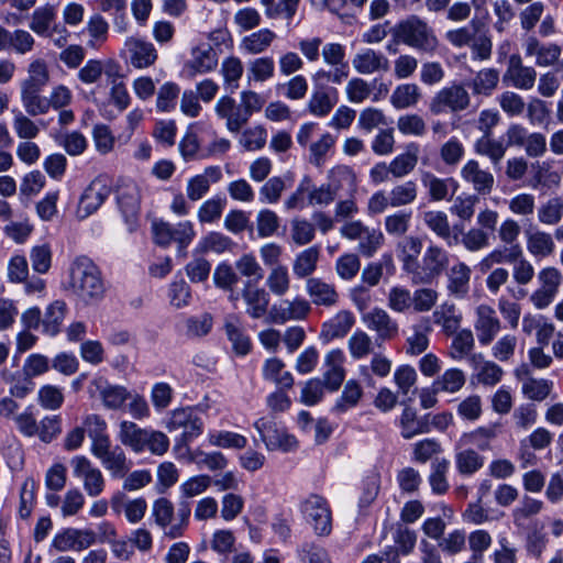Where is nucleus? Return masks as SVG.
Segmentation results:
<instances>
[{"label":"nucleus","instance_id":"nucleus-1","mask_svg":"<svg viewBox=\"0 0 563 563\" xmlns=\"http://www.w3.org/2000/svg\"><path fill=\"white\" fill-rule=\"evenodd\" d=\"M69 288L85 305L101 301L106 294L99 267L88 257H77L69 267Z\"/></svg>","mask_w":563,"mask_h":563},{"label":"nucleus","instance_id":"nucleus-2","mask_svg":"<svg viewBox=\"0 0 563 563\" xmlns=\"http://www.w3.org/2000/svg\"><path fill=\"white\" fill-rule=\"evenodd\" d=\"M391 33L396 43L405 44L421 53L433 54L439 47V40L433 29L415 14L399 21Z\"/></svg>","mask_w":563,"mask_h":563},{"label":"nucleus","instance_id":"nucleus-3","mask_svg":"<svg viewBox=\"0 0 563 563\" xmlns=\"http://www.w3.org/2000/svg\"><path fill=\"white\" fill-rule=\"evenodd\" d=\"M449 253L439 245L430 244L410 275L413 285H431L449 266Z\"/></svg>","mask_w":563,"mask_h":563},{"label":"nucleus","instance_id":"nucleus-4","mask_svg":"<svg viewBox=\"0 0 563 563\" xmlns=\"http://www.w3.org/2000/svg\"><path fill=\"white\" fill-rule=\"evenodd\" d=\"M305 520L319 537H328L332 531V511L328 500L317 494H311L300 504Z\"/></svg>","mask_w":563,"mask_h":563},{"label":"nucleus","instance_id":"nucleus-5","mask_svg":"<svg viewBox=\"0 0 563 563\" xmlns=\"http://www.w3.org/2000/svg\"><path fill=\"white\" fill-rule=\"evenodd\" d=\"M471 97L467 90L460 84H453L441 88L431 98L429 111L433 115L456 113L470 107Z\"/></svg>","mask_w":563,"mask_h":563},{"label":"nucleus","instance_id":"nucleus-6","mask_svg":"<svg viewBox=\"0 0 563 563\" xmlns=\"http://www.w3.org/2000/svg\"><path fill=\"white\" fill-rule=\"evenodd\" d=\"M74 476L79 478L89 497L100 496L106 487L102 472L85 455H76L70 460Z\"/></svg>","mask_w":563,"mask_h":563},{"label":"nucleus","instance_id":"nucleus-7","mask_svg":"<svg viewBox=\"0 0 563 563\" xmlns=\"http://www.w3.org/2000/svg\"><path fill=\"white\" fill-rule=\"evenodd\" d=\"M254 428L260 433L261 440L269 451H290L297 445L295 437L277 424L272 418H260L254 422Z\"/></svg>","mask_w":563,"mask_h":563},{"label":"nucleus","instance_id":"nucleus-8","mask_svg":"<svg viewBox=\"0 0 563 563\" xmlns=\"http://www.w3.org/2000/svg\"><path fill=\"white\" fill-rule=\"evenodd\" d=\"M165 427L169 432L183 430L181 440L190 442L203 432V421L191 407L173 410Z\"/></svg>","mask_w":563,"mask_h":563},{"label":"nucleus","instance_id":"nucleus-9","mask_svg":"<svg viewBox=\"0 0 563 563\" xmlns=\"http://www.w3.org/2000/svg\"><path fill=\"white\" fill-rule=\"evenodd\" d=\"M539 287L536 289L530 300L537 309L549 307L559 292L562 283V273L556 267H544L538 273Z\"/></svg>","mask_w":563,"mask_h":563},{"label":"nucleus","instance_id":"nucleus-10","mask_svg":"<svg viewBox=\"0 0 563 563\" xmlns=\"http://www.w3.org/2000/svg\"><path fill=\"white\" fill-rule=\"evenodd\" d=\"M311 310V303L302 297H295L291 300L285 299L271 307L267 322L283 324L290 320H303L310 314Z\"/></svg>","mask_w":563,"mask_h":563},{"label":"nucleus","instance_id":"nucleus-11","mask_svg":"<svg viewBox=\"0 0 563 563\" xmlns=\"http://www.w3.org/2000/svg\"><path fill=\"white\" fill-rule=\"evenodd\" d=\"M96 542V533L90 529L66 528L56 533L52 548L57 552H81Z\"/></svg>","mask_w":563,"mask_h":563},{"label":"nucleus","instance_id":"nucleus-12","mask_svg":"<svg viewBox=\"0 0 563 563\" xmlns=\"http://www.w3.org/2000/svg\"><path fill=\"white\" fill-rule=\"evenodd\" d=\"M90 452L101 462L112 478H123L131 468L124 451L118 445L112 448L111 442L99 445Z\"/></svg>","mask_w":563,"mask_h":563},{"label":"nucleus","instance_id":"nucleus-13","mask_svg":"<svg viewBox=\"0 0 563 563\" xmlns=\"http://www.w3.org/2000/svg\"><path fill=\"white\" fill-rule=\"evenodd\" d=\"M474 329L481 345L487 346L495 340L501 330V321L493 307L483 303L476 308Z\"/></svg>","mask_w":563,"mask_h":563},{"label":"nucleus","instance_id":"nucleus-14","mask_svg":"<svg viewBox=\"0 0 563 563\" xmlns=\"http://www.w3.org/2000/svg\"><path fill=\"white\" fill-rule=\"evenodd\" d=\"M91 396L99 395L107 409H119L130 398L128 389L123 386L111 385L104 377H95L89 385Z\"/></svg>","mask_w":563,"mask_h":563},{"label":"nucleus","instance_id":"nucleus-15","mask_svg":"<svg viewBox=\"0 0 563 563\" xmlns=\"http://www.w3.org/2000/svg\"><path fill=\"white\" fill-rule=\"evenodd\" d=\"M110 194L111 188L104 180L98 178L92 180L80 197L76 211L77 217L85 219L96 212Z\"/></svg>","mask_w":563,"mask_h":563},{"label":"nucleus","instance_id":"nucleus-16","mask_svg":"<svg viewBox=\"0 0 563 563\" xmlns=\"http://www.w3.org/2000/svg\"><path fill=\"white\" fill-rule=\"evenodd\" d=\"M461 178L472 186L479 196H487L493 191L495 177L483 168L476 159H468L461 168Z\"/></svg>","mask_w":563,"mask_h":563},{"label":"nucleus","instance_id":"nucleus-17","mask_svg":"<svg viewBox=\"0 0 563 563\" xmlns=\"http://www.w3.org/2000/svg\"><path fill=\"white\" fill-rule=\"evenodd\" d=\"M109 79H119L121 77V66L114 59H89L78 70L77 77L85 85L97 84L102 75Z\"/></svg>","mask_w":563,"mask_h":563},{"label":"nucleus","instance_id":"nucleus-18","mask_svg":"<svg viewBox=\"0 0 563 563\" xmlns=\"http://www.w3.org/2000/svg\"><path fill=\"white\" fill-rule=\"evenodd\" d=\"M305 289L310 298V303L317 307L333 308L340 301V294L334 284L320 277H309Z\"/></svg>","mask_w":563,"mask_h":563},{"label":"nucleus","instance_id":"nucleus-19","mask_svg":"<svg viewBox=\"0 0 563 563\" xmlns=\"http://www.w3.org/2000/svg\"><path fill=\"white\" fill-rule=\"evenodd\" d=\"M140 199L139 188L134 184L122 186L118 190V207L131 232L137 227Z\"/></svg>","mask_w":563,"mask_h":563},{"label":"nucleus","instance_id":"nucleus-20","mask_svg":"<svg viewBox=\"0 0 563 563\" xmlns=\"http://www.w3.org/2000/svg\"><path fill=\"white\" fill-rule=\"evenodd\" d=\"M363 322L376 333L377 340L390 341L399 333L398 322L383 308H374L365 313Z\"/></svg>","mask_w":563,"mask_h":563},{"label":"nucleus","instance_id":"nucleus-21","mask_svg":"<svg viewBox=\"0 0 563 563\" xmlns=\"http://www.w3.org/2000/svg\"><path fill=\"white\" fill-rule=\"evenodd\" d=\"M504 80L521 90H530L537 80V71L533 67L525 66L519 54H512L508 58Z\"/></svg>","mask_w":563,"mask_h":563},{"label":"nucleus","instance_id":"nucleus-22","mask_svg":"<svg viewBox=\"0 0 563 563\" xmlns=\"http://www.w3.org/2000/svg\"><path fill=\"white\" fill-rule=\"evenodd\" d=\"M214 111L220 119L225 120V126L232 133L240 132L250 120L241 102L238 104L229 96H223L217 101Z\"/></svg>","mask_w":563,"mask_h":563},{"label":"nucleus","instance_id":"nucleus-23","mask_svg":"<svg viewBox=\"0 0 563 563\" xmlns=\"http://www.w3.org/2000/svg\"><path fill=\"white\" fill-rule=\"evenodd\" d=\"M352 66L361 75L387 73L390 68L388 58L382 52L373 48L360 49L353 56Z\"/></svg>","mask_w":563,"mask_h":563},{"label":"nucleus","instance_id":"nucleus-24","mask_svg":"<svg viewBox=\"0 0 563 563\" xmlns=\"http://www.w3.org/2000/svg\"><path fill=\"white\" fill-rule=\"evenodd\" d=\"M124 46L129 62L134 68H147L157 59V51L151 42L131 36L125 40Z\"/></svg>","mask_w":563,"mask_h":563},{"label":"nucleus","instance_id":"nucleus-25","mask_svg":"<svg viewBox=\"0 0 563 563\" xmlns=\"http://www.w3.org/2000/svg\"><path fill=\"white\" fill-rule=\"evenodd\" d=\"M218 66V55L209 44L196 46L191 51V58L185 64V73L189 78L198 74H207Z\"/></svg>","mask_w":563,"mask_h":563},{"label":"nucleus","instance_id":"nucleus-26","mask_svg":"<svg viewBox=\"0 0 563 563\" xmlns=\"http://www.w3.org/2000/svg\"><path fill=\"white\" fill-rule=\"evenodd\" d=\"M241 296L246 306V313L252 319H260L267 313L269 306V294L250 280L245 282Z\"/></svg>","mask_w":563,"mask_h":563},{"label":"nucleus","instance_id":"nucleus-27","mask_svg":"<svg viewBox=\"0 0 563 563\" xmlns=\"http://www.w3.org/2000/svg\"><path fill=\"white\" fill-rule=\"evenodd\" d=\"M471 267L464 262L454 263L446 272V289L457 299H463L470 291Z\"/></svg>","mask_w":563,"mask_h":563},{"label":"nucleus","instance_id":"nucleus-28","mask_svg":"<svg viewBox=\"0 0 563 563\" xmlns=\"http://www.w3.org/2000/svg\"><path fill=\"white\" fill-rule=\"evenodd\" d=\"M421 184L431 201L450 200L457 189V183L453 178H440L431 172L421 173Z\"/></svg>","mask_w":563,"mask_h":563},{"label":"nucleus","instance_id":"nucleus-29","mask_svg":"<svg viewBox=\"0 0 563 563\" xmlns=\"http://www.w3.org/2000/svg\"><path fill=\"white\" fill-rule=\"evenodd\" d=\"M344 362L345 355L340 349L331 350L324 357L323 384L331 391L338 390L345 378Z\"/></svg>","mask_w":563,"mask_h":563},{"label":"nucleus","instance_id":"nucleus-30","mask_svg":"<svg viewBox=\"0 0 563 563\" xmlns=\"http://www.w3.org/2000/svg\"><path fill=\"white\" fill-rule=\"evenodd\" d=\"M338 100V90L335 88L316 87L308 100L307 110L314 117L323 118L333 110Z\"/></svg>","mask_w":563,"mask_h":563},{"label":"nucleus","instance_id":"nucleus-31","mask_svg":"<svg viewBox=\"0 0 563 563\" xmlns=\"http://www.w3.org/2000/svg\"><path fill=\"white\" fill-rule=\"evenodd\" d=\"M419 153L420 145L418 143H408L405 152L395 156L388 164L391 176L396 179H401L412 173L418 164Z\"/></svg>","mask_w":563,"mask_h":563},{"label":"nucleus","instance_id":"nucleus-32","mask_svg":"<svg viewBox=\"0 0 563 563\" xmlns=\"http://www.w3.org/2000/svg\"><path fill=\"white\" fill-rule=\"evenodd\" d=\"M398 258L401 263L402 271L409 276L419 263V255L422 251V241L419 236H405L396 246Z\"/></svg>","mask_w":563,"mask_h":563},{"label":"nucleus","instance_id":"nucleus-33","mask_svg":"<svg viewBox=\"0 0 563 563\" xmlns=\"http://www.w3.org/2000/svg\"><path fill=\"white\" fill-rule=\"evenodd\" d=\"M355 318L349 310H341L323 322L321 328V338L325 341L345 336L354 325Z\"/></svg>","mask_w":563,"mask_h":563},{"label":"nucleus","instance_id":"nucleus-34","mask_svg":"<svg viewBox=\"0 0 563 563\" xmlns=\"http://www.w3.org/2000/svg\"><path fill=\"white\" fill-rule=\"evenodd\" d=\"M328 186L338 197L342 191L353 195L356 191V175L353 169L345 165L334 166L329 170Z\"/></svg>","mask_w":563,"mask_h":563},{"label":"nucleus","instance_id":"nucleus-35","mask_svg":"<svg viewBox=\"0 0 563 563\" xmlns=\"http://www.w3.org/2000/svg\"><path fill=\"white\" fill-rule=\"evenodd\" d=\"M528 252L538 258L550 256L555 250V243L552 235L537 228H530L525 231Z\"/></svg>","mask_w":563,"mask_h":563},{"label":"nucleus","instance_id":"nucleus-36","mask_svg":"<svg viewBox=\"0 0 563 563\" xmlns=\"http://www.w3.org/2000/svg\"><path fill=\"white\" fill-rule=\"evenodd\" d=\"M431 331L432 328L427 318L412 324L406 338V353L411 356L422 354L429 346V335Z\"/></svg>","mask_w":563,"mask_h":563},{"label":"nucleus","instance_id":"nucleus-37","mask_svg":"<svg viewBox=\"0 0 563 563\" xmlns=\"http://www.w3.org/2000/svg\"><path fill=\"white\" fill-rule=\"evenodd\" d=\"M224 330L235 353L246 355L251 350V341L244 332L240 317L236 314L227 316L224 320Z\"/></svg>","mask_w":563,"mask_h":563},{"label":"nucleus","instance_id":"nucleus-38","mask_svg":"<svg viewBox=\"0 0 563 563\" xmlns=\"http://www.w3.org/2000/svg\"><path fill=\"white\" fill-rule=\"evenodd\" d=\"M423 224L432 231L437 236L446 241L449 246L456 244L457 238L451 240V227L448 214L440 210H428L421 213Z\"/></svg>","mask_w":563,"mask_h":563},{"label":"nucleus","instance_id":"nucleus-39","mask_svg":"<svg viewBox=\"0 0 563 563\" xmlns=\"http://www.w3.org/2000/svg\"><path fill=\"white\" fill-rule=\"evenodd\" d=\"M474 151L481 156L489 159L493 166H498L507 152V145L499 139H495L493 134H483L474 143Z\"/></svg>","mask_w":563,"mask_h":563},{"label":"nucleus","instance_id":"nucleus-40","mask_svg":"<svg viewBox=\"0 0 563 563\" xmlns=\"http://www.w3.org/2000/svg\"><path fill=\"white\" fill-rule=\"evenodd\" d=\"M81 428L85 429V433H87L91 440L90 451L95 450L99 445L111 442L107 432L108 423L104 418L98 413H88L84 416Z\"/></svg>","mask_w":563,"mask_h":563},{"label":"nucleus","instance_id":"nucleus-41","mask_svg":"<svg viewBox=\"0 0 563 563\" xmlns=\"http://www.w3.org/2000/svg\"><path fill=\"white\" fill-rule=\"evenodd\" d=\"M68 311L67 305L64 300H55L49 303L44 312L42 321V331L48 336H55L59 333L60 327L64 322Z\"/></svg>","mask_w":563,"mask_h":563},{"label":"nucleus","instance_id":"nucleus-42","mask_svg":"<svg viewBox=\"0 0 563 563\" xmlns=\"http://www.w3.org/2000/svg\"><path fill=\"white\" fill-rule=\"evenodd\" d=\"M499 71L495 68H483L467 82L473 95L488 97L497 88Z\"/></svg>","mask_w":563,"mask_h":563},{"label":"nucleus","instance_id":"nucleus-43","mask_svg":"<svg viewBox=\"0 0 563 563\" xmlns=\"http://www.w3.org/2000/svg\"><path fill=\"white\" fill-rule=\"evenodd\" d=\"M148 428H141L132 421H121L118 438L120 442L135 453L143 452L144 437Z\"/></svg>","mask_w":563,"mask_h":563},{"label":"nucleus","instance_id":"nucleus-44","mask_svg":"<svg viewBox=\"0 0 563 563\" xmlns=\"http://www.w3.org/2000/svg\"><path fill=\"white\" fill-rule=\"evenodd\" d=\"M320 251L318 246H310L298 253L292 263V273L297 278L310 277L317 269Z\"/></svg>","mask_w":563,"mask_h":563},{"label":"nucleus","instance_id":"nucleus-45","mask_svg":"<svg viewBox=\"0 0 563 563\" xmlns=\"http://www.w3.org/2000/svg\"><path fill=\"white\" fill-rule=\"evenodd\" d=\"M285 363L277 358L272 357L265 361L263 365V377L266 380L274 382L282 388H291L294 385V377L290 372L284 371Z\"/></svg>","mask_w":563,"mask_h":563},{"label":"nucleus","instance_id":"nucleus-46","mask_svg":"<svg viewBox=\"0 0 563 563\" xmlns=\"http://www.w3.org/2000/svg\"><path fill=\"white\" fill-rule=\"evenodd\" d=\"M276 38V33L269 29H261L241 41V48L249 54L258 55L265 52Z\"/></svg>","mask_w":563,"mask_h":563},{"label":"nucleus","instance_id":"nucleus-47","mask_svg":"<svg viewBox=\"0 0 563 563\" xmlns=\"http://www.w3.org/2000/svg\"><path fill=\"white\" fill-rule=\"evenodd\" d=\"M56 20V9L54 5L45 4L36 8L32 15L29 27L35 34L45 36L48 34Z\"/></svg>","mask_w":563,"mask_h":563},{"label":"nucleus","instance_id":"nucleus-48","mask_svg":"<svg viewBox=\"0 0 563 563\" xmlns=\"http://www.w3.org/2000/svg\"><path fill=\"white\" fill-rule=\"evenodd\" d=\"M48 82L47 63L42 58H36L29 64L27 77L21 82V88L43 89Z\"/></svg>","mask_w":563,"mask_h":563},{"label":"nucleus","instance_id":"nucleus-49","mask_svg":"<svg viewBox=\"0 0 563 563\" xmlns=\"http://www.w3.org/2000/svg\"><path fill=\"white\" fill-rule=\"evenodd\" d=\"M435 324L442 327L446 335L456 333L460 328L462 317L456 312L453 303H444L440 306L432 314Z\"/></svg>","mask_w":563,"mask_h":563},{"label":"nucleus","instance_id":"nucleus-50","mask_svg":"<svg viewBox=\"0 0 563 563\" xmlns=\"http://www.w3.org/2000/svg\"><path fill=\"white\" fill-rule=\"evenodd\" d=\"M421 98V90L416 84H402L397 86L391 96L390 102L396 109L415 107Z\"/></svg>","mask_w":563,"mask_h":563},{"label":"nucleus","instance_id":"nucleus-51","mask_svg":"<svg viewBox=\"0 0 563 563\" xmlns=\"http://www.w3.org/2000/svg\"><path fill=\"white\" fill-rule=\"evenodd\" d=\"M401 435L405 439H411L421 433L430 431L429 422L419 419L417 412L411 407H406L400 416Z\"/></svg>","mask_w":563,"mask_h":563},{"label":"nucleus","instance_id":"nucleus-52","mask_svg":"<svg viewBox=\"0 0 563 563\" xmlns=\"http://www.w3.org/2000/svg\"><path fill=\"white\" fill-rule=\"evenodd\" d=\"M466 383L465 374L460 368L445 369L433 380L435 390L440 393L454 394L460 391Z\"/></svg>","mask_w":563,"mask_h":563},{"label":"nucleus","instance_id":"nucleus-53","mask_svg":"<svg viewBox=\"0 0 563 563\" xmlns=\"http://www.w3.org/2000/svg\"><path fill=\"white\" fill-rule=\"evenodd\" d=\"M208 442L211 446L234 450H242L247 445V439L244 435L227 430L209 431Z\"/></svg>","mask_w":563,"mask_h":563},{"label":"nucleus","instance_id":"nucleus-54","mask_svg":"<svg viewBox=\"0 0 563 563\" xmlns=\"http://www.w3.org/2000/svg\"><path fill=\"white\" fill-rule=\"evenodd\" d=\"M43 89L21 88V102L25 114L37 117L46 114L48 110L47 98L41 96Z\"/></svg>","mask_w":563,"mask_h":563},{"label":"nucleus","instance_id":"nucleus-55","mask_svg":"<svg viewBox=\"0 0 563 563\" xmlns=\"http://www.w3.org/2000/svg\"><path fill=\"white\" fill-rule=\"evenodd\" d=\"M563 217V198L552 197L541 203L537 209V218L541 224L556 225Z\"/></svg>","mask_w":563,"mask_h":563},{"label":"nucleus","instance_id":"nucleus-56","mask_svg":"<svg viewBox=\"0 0 563 563\" xmlns=\"http://www.w3.org/2000/svg\"><path fill=\"white\" fill-rule=\"evenodd\" d=\"M543 507L544 504L542 500L525 495L519 505L512 510L514 523L517 527L525 526L530 518L540 514Z\"/></svg>","mask_w":563,"mask_h":563},{"label":"nucleus","instance_id":"nucleus-57","mask_svg":"<svg viewBox=\"0 0 563 563\" xmlns=\"http://www.w3.org/2000/svg\"><path fill=\"white\" fill-rule=\"evenodd\" d=\"M483 465L484 457L473 449H465L455 454V466L461 475H473L479 471Z\"/></svg>","mask_w":563,"mask_h":563},{"label":"nucleus","instance_id":"nucleus-58","mask_svg":"<svg viewBox=\"0 0 563 563\" xmlns=\"http://www.w3.org/2000/svg\"><path fill=\"white\" fill-rule=\"evenodd\" d=\"M335 142L336 137L331 133H322L317 141L309 144V162L317 167L322 166Z\"/></svg>","mask_w":563,"mask_h":563},{"label":"nucleus","instance_id":"nucleus-59","mask_svg":"<svg viewBox=\"0 0 563 563\" xmlns=\"http://www.w3.org/2000/svg\"><path fill=\"white\" fill-rule=\"evenodd\" d=\"M450 462L446 459H434L431 463V473L429 475V484L434 494L442 495L449 489L446 473Z\"/></svg>","mask_w":563,"mask_h":563},{"label":"nucleus","instance_id":"nucleus-60","mask_svg":"<svg viewBox=\"0 0 563 563\" xmlns=\"http://www.w3.org/2000/svg\"><path fill=\"white\" fill-rule=\"evenodd\" d=\"M243 71V63L239 57L229 56L221 63L220 73L223 77V82L231 91L238 89Z\"/></svg>","mask_w":563,"mask_h":563},{"label":"nucleus","instance_id":"nucleus-61","mask_svg":"<svg viewBox=\"0 0 563 563\" xmlns=\"http://www.w3.org/2000/svg\"><path fill=\"white\" fill-rule=\"evenodd\" d=\"M385 236L379 229L367 227L358 239L357 251L365 257H372L384 244Z\"/></svg>","mask_w":563,"mask_h":563},{"label":"nucleus","instance_id":"nucleus-62","mask_svg":"<svg viewBox=\"0 0 563 563\" xmlns=\"http://www.w3.org/2000/svg\"><path fill=\"white\" fill-rule=\"evenodd\" d=\"M12 126L15 135L22 141H33L41 133L38 124L21 111L14 112Z\"/></svg>","mask_w":563,"mask_h":563},{"label":"nucleus","instance_id":"nucleus-63","mask_svg":"<svg viewBox=\"0 0 563 563\" xmlns=\"http://www.w3.org/2000/svg\"><path fill=\"white\" fill-rule=\"evenodd\" d=\"M474 344V335L470 329L456 331L450 346L449 355L455 361H461L472 352Z\"/></svg>","mask_w":563,"mask_h":563},{"label":"nucleus","instance_id":"nucleus-64","mask_svg":"<svg viewBox=\"0 0 563 563\" xmlns=\"http://www.w3.org/2000/svg\"><path fill=\"white\" fill-rule=\"evenodd\" d=\"M269 291L278 297L286 295L290 288V276L286 266L272 267L266 278Z\"/></svg>","mask_w":563,"mask_h":563}]
</instances>
